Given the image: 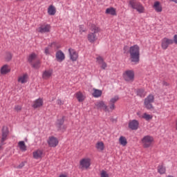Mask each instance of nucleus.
<instances>
[{"label":"nucleus","instance_id":"33","mask_svg":"<svg viewBox=\"0 0 177 177\" xmlns=\"http://www.w3.org/2000/svg\"><path fill=\"white\" fill-rule=\"evenodd\" d=\"M137 95H138V96H140V97H145V96H146V91H145V90L142 88L138 89L137 91Z\"/></svg>","mask_w":177,"mask_h":177},{"label":"nucleus","instance_id":"37","mask_svg":"<svg viewBox=\"0 0 177 177\" xmlns=\"http://www.w3.org/2000/svg\"><path fill=\"white\" fill-rule=\"evenodd\" d=\"M79 28L80 34H82V32H85V31H86V29L85 28V26H84V25H80L79 26Z\"/></svg>","mask_w":177,"mask_h":177},{"label":"nucleus","instance_id":"4","mask_svg":"<svg viewBox=\"0 0 177 177\" xmlns=\"http://www.w3.org/2000/svg\"><path fill=\"white\" fill-rule=\"evenodd\" d=\"M154 138L151 136H145L141 139V143L144 149H149L153 146Z\"/></svg>","mask_w":177,"mask_h":177},{"label":"nucleus","instance_id":"45","mask_svg":"<svg viewBox=\"0 0 177 177\" xmlns=\"http://www.w3.org/2000/svg\"><path fill=\"white\" fill-rule=\"evenodd\" d=\"M46 55H49V49L48 48H45Z\"/></svg>","mask_w":177,"mask_h":177},{"label":"nucleus","instance_id":"29","mask_svg":"<svg viewBox=\"0 0 177 177\" xmlns=\"http://www.w3.org/2000/svg\"><path fill=\"white\" fill-rule=\"evenodd\" d=\"M153 8L156 12H162V7L161 6V5L160 4V2L158 1H156L154 3Z\"/></svg>","mask_w":177,"mask_h":177},{"label":"nucleus","instance_id":"17","mask_svg":"<svg viewBox=\"0 0 177 177\" xmlns=\"http://www.w3.org/2000/svg\"><path fill=\"white\" fill-rule=\"evenodd\" d=\"M42 106H44V100H42V98L35 100L32 104L33 109H39V107H42Z\"/></svg>","mask_w":177,"mask_h":177},{"label":"nucleus","instance_id":"1","mask_svg":"<svg viewBox=\"0 0 177 177\" xmlns=\"http://www.w3.org/2000/svg\"><path fill=\"white\" fill-rule=\"evenodd\" d=\"M130 59L133 64H138L140 60V48L137 44L129 48Z\"/></svg>","mask_w":177,"mask_h":177},{"label":"nucleus","instance_id":"47","mask_svg":"<svg viewBox=\"0 0 177 177\" xmlns=\"http://www.w3.org/2000/svg\"><path fill=\"white\" fill-rule=\"evenodd\" d=\"M171 2H174V3H177V0H170Z\"/></svg>","mask_w":177,"mask_h":177},{"label":"nucleus","instance_id":"15","mask_svg":"<svg viewBox=\"0 0 177 177\" xmlns=\"http://www.w3.org/2000/svg\"><path fill=\"white\" fill-rule=\"evenodd\" d=\"M8 135H9V129L6 127H3L1 140L2 145H3V142L8 139Z\"/></svg>","mask_w":177,"mask_h":177},{"label":"nucleus","instance_id":"9","mask_svg":"<svg viewBox=\"0 0 177 177\" xmlns=\"http://www.w3.org/2000/svg\"><path fill=\"white\" fill-rule=\"evenodd\" d=\"M172 44H174V40L172 39L164 37L161 40V48L163 50H166V49H168V46H169V45H172Z\"/></svg>","mask_w":177,"mask_h":177},{"label":"nucleus","instance_id":"6","mask_svg":"<svg viewBox=\"0 0 177 177\" xmlns=\"http://www.w3.org/2000/svg\"><path fill=\"white\" fill-rule=\"evenodd\" d=\"M154 103V95H149L144 100V106L147 110L153 109V104Z\"/></svg>","mask_w":177,"mask_h":177},{"label":"nucleus","instance_id":"30","mask_svg":"<svg viewBox=\"0 0 177 177\" xmlns=\"http://www.w3.org/2000/svg\"><path fill=\"white\" fill-rule=\"evenodd\" d=\"M158 172L160 175H164V174H165V172H167V169L163 165H159L158 167Z\"/></svg>","mask_w":177,"mask_h":177},{"label":"nucleus","instance_id":"22","mask_svg":"<svg viewBox=\"0 0 177 177\" xmlns=\"http://www.w3.org/2000/svg\"><path fill=\"white\" fill-rule=\"evenodd\" d=\"M104 147V142H103V141H97L95 144V149L97 151H103Z\"/></svg>","mask_w":177,"mask_h":177},{"label":"nucleus","instance_id":"7","mask_svg":"<svg viewBox=\"0 0 177 177\" xmlns=\"http://www.w3.org/2000/svg\"><path fill=\"white\" fill-rule=\"evenodd\" d=\"M95 108L97 110H103L106 113H111V109H110V106H107L104 101H97L95 103Z\"/></svg>","mask_w":177,"mask_h":177},{"label":"nucleus","instance_id":"14","mask_svg":"<svg viewBox=\"0 0 177 177\" xmlns=\"http://www.w3.org/2000/svg\"><path fill=\"white\" fill-rule=\"evenodd\" d=\"M68 53L69 57L72 62H77V60H78V53L73 48H69Z\"/></svg>","mask_w":177,"mask_h":177},{"label":"nucleus","instance_id":"35","mask_svg":"<svg viewBox=\"0 0 177 177\" xmlns=\"http://www.w3.org/2000/svg\"><path fill=\"white\" fill-rule=\"evenodd\" d=\"M63 124H64V118L58 120L57 122V128H59V127H61L62 125H63Z\"/></svg>","mask_w":177,"mask_h":177},{"label":"nucleus","instance_id":"18","mask_svg":"<svg viewBox=\"0 0 177 177\" xmlns=\"http://www.w3.org/2000/svg\"><path fill=\"white\" fill-rule=\"evenodd\" d=\"M129 127L131 129L136 131V129H138V128H139V122H138V120H136L130 121L129 123Z\"/></svg>","mask_w":177,"mask_h":177},{"label":"nucleus","instance_id":"26","mask_svg":"<svg viewBox=\"0 0 177 177\" xmlns=\"http://www.w3.org/2000/svg\"><path fill=\"white\" fill-rule=\"evenodd\" d=\"M102 93H103L102 90L93 88V96L94 97H100V96H102Z\"/></svg>","mask_w":177,"mask_h":177},{"label":"nucleus","instance_id":"23","mask_svg":"<svg viewBox=\"0 0 177 177\" xmlns=\"http://www.w3.org/2000/svg\"><path fill=\"white\" fill-rule=\"evenodd\" d=\"M48 14L50 16H55L56 15V7H55L53 5H50L48 8Z\"/></svg>","mask_w":177,"mask_h":177},{"label":"nucleus","instance_id":"40","mask_svg":"<svg viewBox=\"0 0 177 177\" xmlns=\"http://www.w3.org/2000/svg\"><path fill=\"white\" fill-rule=\"evenodd\" d=\"M59 131H62L63 132H64V130L67 129V127L66 125H62L59 126Z\"/></svg>","mask_w":177,"mask_h":177},{"label":"nucleus","instance_id":"31","mask_svg":"<svg viewBox=\"0 0 177 177\" xmlns=\"http://www.w3.org/2000/svg\"><path fill=\"white\" fill-rule=\"evenodd\" d=\"M141 118H144V120H146V121H150V120H153V116L147 113H145L141 116Z\"/></svg>","mask_w":177,"mask_h":177},{"label":"nucleus","instance_id":"20","mask_svg":"<svg viewBox=\"0 0 177 177\" xmlns=\"http://www.w3.org/2000/svg\"><path fill=\"white\" fill-rule=\"evenodd\" d=\"M56 59L57 62H62L63 60L66 59V56L64 55V53L62 50H58L56 53Z\"/></svg>","mask_w":177,"mask_h":177},{"label":"nucleus","instance_id":"12","mask_svg":"<svg viewBox=\"0 0 177 177\" xmlns=\"http://www.w3.org/2000/svg\"><path fill=\"white\" fill-rule=\"evenodd\" d=\"M118 100H120V97L118 95H115L109 100V109L111 112H113V111L115 109V103H117Z\"/></svg>","mask_w":177,"mask_h":177},{"label":"nucleus","instance_id":"38","mask_svg":"<svg viewBox=\"0 0 177 177\" xmlns=\"http://www.w3.org/2000/svg\"><path fill=\"white\" fill-rule=\"evenodd\" d=\"M21 109H22V106L20 105H16L15 106V111H17V112L21 111Z\"/></svg>","mask_w":177,"mask_h":177},{"label":"nucleus","instance_id":"48","mask_svg":"<svg viewBox=\"0 0 177 177\" xmlns=\"http://www.w3.org/2000/svg\"><path fill=\"white\" fill-rule=\"evenodd\" d=\"M137 115L140 117V118H142V115L140 116V113L139 112L137 113Z\"/></svg>","mask_w":177,"mask_h":177},{"label":"nucleus","instance_id":"16","mask_svg":"<svg viewBox=\"0 0 177 177\" xmlns=\"http://www.w3.org/2000/svg\"><path fill=\"white\" fill-rule=\"evenodd\" d=\"M33 158L35 160H41L44 157V151L41 149H37L32 153Z\"/></svg>","mask_w":177,"mask_h":177},{"label":"nucleus","instance_id":"19","mask_svg":"<svg viewBox=\"0 0 177 177\" xmlns=\"http://www.w3.org/2000/svg\"><path fill=\"white\" fill-rule=\"evenodd\" d=\"M96 60L97 63L101 65V68H102V70H106V68H107V64L104 62L103 57L99 56L96 58Z\"/></svg>","mask_w":177,"mask_h":177},{"label":"nucleus","instance_id":"13","mask_svg":"<svg viewBox=\"0 0 177 177\" xmlns=\"http://www.w3.org/2000/svg\"><path fill=\"white\" fill-rule=\"evenodd\" d=\"M37 32H40L41 34H44L45 32H49L50 31V25L49 24H44L41 25L37 29Z\"/></svg>","mask_w":177,"mask_h":177},{"label":"nucleus","instance_id":"5","mask_svg":"<svg viewBox=\"0 0 177 177\" xmlns=\"http://www.w3.org/2000/svg\"><path fill=\"white\" fill-rule=\"evenodd\" d=\"M122 77L126 82H133L135 81V71L127 70L123 73Z\"/></svg>","mask_w":177,"mask_h":177},{"label":"nucleus","instance_id":"32","mask_svg":"<svg viewBox=\"0 0 177 177\" xmlns=\"http://www.w3.org/2000/svg\"><path fill=\"white\" fill-rule=\"evenodd\" d=\"M10 71V69L9 68V66L8 65H4L1 68V74H8Z\"/></svg>","mask_w":177,"mask_h":177},{"label":"nucleus","instance_id":"49","mask_svg":"<svg viewBox=\"0 0 177 177\" xmlns=\"http://www.w3.org/2000/svg\"><path fill=\"white\" fill-rule=\"evenodd\" d=\"M17 1H24V0H17Z\"/></svg>","mask_w":177,"mask_h":177},{"label":"nucleus","instance_id":"2","mask_svg":"<svg viewBox=\"0 0 177 177\" xmlns=\"http://www.w3.org/2000/svg\"><path fill=\"white\" fill-rule=\"evenodd\" d=\"M90 31L87 35V39L90 44H95L97 41V33L100 31V28L96 25H92Z\"/></svg>","mask_w":177,"mask_h":177},{"label":"nucleus","instance_id":"39","mask_svg":"<svg viewBox=\"0 0 177 177\" xmlns=\"http://www.w3.org/2000/svg\"><path fill=\"white\" fill-rule=\"evenodd\" d=\"M41 62H39V61H37L35 64H32V66L34 67V68H38Z\"/></svg>","mask_w":177,"mask_h":177},{"label":"nucleus","instance_id":"46","mask_svg":"<svg viewBox=\"0 0 177 177\" xmlns=\"http://www.w3.org/2000/svg\"><path fill=\"white\" fill-rule=\"evenodd\" d=\"M59 177H68V176L67 174H60Z\"/></svg>","mask_w":177,"mask_h":177},{"label":"nucleus","instance_id":"42","mask_svg":"<svg viewBox=\"0 0 177 177\" xmlns=\"http://www.w3.org/2000/svg\"><path fill=\"white\" fill-rule=\"evenodd\" d=\"M57 104H59V106H63V104H64V102L62 100H57Z\"/></svg>","mask_w":177,"mask_h":177},{"label":"nucleus","instance_id":"25","mask_svg":"<svg viewBox=\"0 0 177 177\" xmlns=\"http://www.w3.org/2000/svg\"><path fill=\"white\" fill-rule=\"evenodd\" d=\"M75 97L77 99L78 102H84L85 100V95L81 92L78 91L75 94Z\"/></svg>","mask_w":177,"mask_h":177},{"label":"nucleus","instance_id":"24","mask_svg":"<svg viewBox=\"0 0 177 177\" xmlns=\"http://www.w3.org/2000/svg\"><path fill=\"white\" fill-rule=\"evenodd\" d=\"M27 80H28V76L27 74H24L18 77V82L20 84H26V82H27Z\"/></svg>","mask_w":177,"mask_h":177},{"label":"nucleus","instance_id":"44","mask_svg":"<svg viewBox=\"0 0 177 177\" xmlns=\"http://www.w3.org/2000/svg\"><path fill=\"white\" fill-rule=\"evenodd\" d=\"M23 167H24V162H21L18 167L17 168H23Z\"/></svg>","mask_w":177,"mask_h":177},{"label":"nucleus","instance_id":"3","mask_svg":"<svg viewBox=\"0 0 177 177\" xmlns=\"http://www.w3.org/2000/svg\"><path fill=\"white\" fill-rule=\"evenodd\" d=\"M129 5L132 9L137 10L138 13H145V7L136 0H130Z\"/></svg>","mask_w":177,"mask_h":177},{"label":"nucleus","instance_id":"27","mask_svg":"<svg viewBox=\"0 0 177 177\" xmlns=\"http://www.w3.org/2000/svg\"><path fill=\"white\" fill-rule=\"evenodd\" d=\"M18 146H19L21 151H27V146L26 145V142H24V141H19L18 142Z\"/></svg>","mask_w":177,"mask_h":177},{"label":"nucleus","instance_id":"34","mask_svg":"<svg viewBox=\"0 0 177 177\" xmlns=\"http://www.w3.org/2000/svg\"><path fill=\"white\" fill-rule=\"evenodd\" d=\"M37 59V55L35 53H32L29 55L28 61L29 62V63H32L34 62V60H35Z\"/></svg>","mask_w":177,"mask_h":177},{"label":"nucleus","instance_id":"21","mask_svg":"<svg viewBox=\"0 0 177 177\" xmlns=\"http://www.w3.org/2000/svg\"><path fill=\"white\" fill-rule=\"evenodd\" d=\"M106 15H111V16H117V10L113 7L108 8L105 11Z\"/></svg>","mask_w":177,"mask_h":177},{"label":"nucleus","instance_id":"41","mask_svg":"<svg viewBox=\"0 0 177 177\" xmlns=\"http://www.w3.org/2000/svg\"><path fill=\"white\" fill-rule=\"evenodd\" d=\"M6 60L9 62V60H12V54L10 53H7Z\"/></svg>","mask_w":177,"mask_h":177},{"label":"nucleus","instance_id":"10","mask_svg":"<svg viewBox=\"0 0 177 177\" xmlns=\"http://www.w3.org/2000/svg\"><path fill=\"white\" fill-rule=\"evenodd\" d=\"M53 75V69L52 68L46 69L42 73V78L46 81H47V80H50V78H52Z\"/></svg>","mask_w":177,"mask_h":177},{"label":"nucleus","instance_id":"8","mask_svg":"<svg viewBox=\"0 0 177 177\" xmlns=\"http://www.w3.org/2000/svg\"><path fill=\"white\" fill-rule=\"evenodd\" d=\"M91 167V158H83L80 160V169H89Z\"/></svg>","mask_w":177,"mask_h":177},{"label":"nucleus","instance_id":"28","mask_svg":"<svg viewBox=\"0 0 177 177\" xmlns=\"http://www.w3.org/2000/svg\"><path fill=\"white\" fill-rule=\"evenodd\" d=\"M119 143L121 145V146H123V147H125L127 145H128V141L127 140V138L124 136H120L119 138Z\"/></svg>","mask_w":177,"mask_h":177},{"label":"nucleus","instance_id":"36","mask_svg":"<svg viewBox=\"0 0 177 177\" xmlns=\"http://www.w3.org/2000/svg\"><path fill=\"white\" fill-rule=\"evenodd\" d=\"M100 177H110V176L109 175V173H107V171L102 170L100 173Z\"/></svg>","mask_w":177,"mask_h":177},{"label":"nucleus","instance_id":"11","mask_svg":"<svg viewBox=\"0 0 177 177\" xmlns=\"http://www.w3.org/2000/svg\"><path fill=\"white\" fill-rule=\"evenodd\" d=\"M47 143L50 147H56L59 145V140L54 136H50L48 138Z\"/></svg>","mask_w":177,"mask_h":177},{"label":"nucleus","instance_id":"43","mask_svg":"<svg viewBox=\"0 0 177 177\" xmlns=\"http://www.w3.org/2000/svg\"><path fill=\"white\" fill-rule=\"evenodd\" d=\"M173 41L174 42V44H176V45H177V35H175L174 36Z\"/></svg>","mask_w":177,"mask_h":177}]
</instances>
